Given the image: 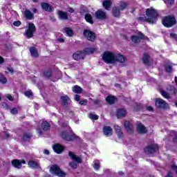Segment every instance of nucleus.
I'll list each match as a JSON object with an SVG mask.
<instances>
[{
	"label": "nucleus",
	"instance_id": "obj_48",
	"mask_svg": "<svg viewBox=\"0 0 177 177\" xmlns=\"http://www.w3.org/2000/svg\"><path fill=\"white\" fill-rule=\"evenodd\" d=\"M24 95H25V96H26V97H31V96L33 95L32 91H25Z\"/></svg>",
	"mask_w": 177,
	"mask_h": 177
},
{
	"label": "nucleus",
	"instance_id": "obj_6",
	"mask_svg": "<svg viewBox=\"0 0 177 177\" xmlns=\"http://www.w3.org/2000/svg\"><path fill=\"white\" fill-rule=\"evenodd\" d=\"M35 31H37V27L35 26V24H34L32 22H29L28 28L25 30L24 35H26L28 39L32 38Z\"/></svg>",
	"mask_w": 177,
	"mask_h": 177
},
{
	"label": "nucleus",
	"instance_id": "obj_12",
	"mask_svg": "<svg viewBox=\"0 0 177 177\" xmlns=\"http://www.w3.org/2000/svg\"><path fill=\"white\" fill-rule=\"evenodd\" d=\"M33 136H34L32 135V133H31V132H26V133H24L21 135V139L25 143H28V142L31 141V140L32 139Z\"/></svg>",
	"mask_w": 177,
	"mask_h": 177
},
{
	"label": "nucleus",
	"instance_id": "obj_38",
	"mask_svg": "<svg viewBox=\"0 0 177 177\" xmlns=\"http://www.w3.org/2000/svg\"><path fill=\"white\" fill-rule=\"evenodd\" d=\"M43 75L44 77H45V78H46V80H50V77H52V70L48 69L44 71L43 73Z\"/></svg>",
	"mask_w": 177,
	"mask_h": 177
},
{
	"label": "nucleus",
	"instance_id": "obj_43",
	"mask_svg": "<svg viewBox=\"0 0 177 177\" xmlns=\"http://www.w3.org/2000/svg\"><path fill=\"white\" fill-rule=\"evenodd\" d=\"M88 117L92 120V121H97V120H99V115H95L92 113H89Z\"/></svg>",
	"mask_w": 177,
	"mask_h": 177
},
{
	"label": "nucleus",
	"instance_id": "obj_5",
	"mask_svg": "<svg viewBox=\"0 0 177 177\" xmlns=\"http://www.w3.org/2000/svg\"><path fill=\"white\" fill-rule=\"evenodd\" d=\"M50 171L51 174H53V175L58 177H66L67 176V174L62 171V169H60V167L57 165H53L50 168Z\"/></svg>",
	"mask_w": 177,
	"mask_h": 177
},
{
	"label": "nucleus",
	"instance_id": "obj_8",
	"mask_svg": "<svg viewBox=\"0 0 177 177\" xmlns=\"http://www.w3.org/2000/svg\"><path fill=\"white\" fill-rule=\"evenodd\" d=\"M155 106L156 109H159L160 110H167L169 107L168 103L162 98H156L155 100Z\"/></svg>",
	"mask_w": 177,
	"mask_h": 177
},
{
	"label": "nucleus",
	"instance_id": "obj_47",
	"mask_svg": "<svg viewBox=\"0 0 177 177\" xmlns=\"http://www.w3.org/2000/svg\"><path fill=\"white\" fill-rule=\"evenodd\" d=\"M11 114H13L14 115H16V114H19V110L17 108L14 107L10 110Z\"/></svg>",
	"mask_w": 177,
	"mask_h": 177
},
{
	"label": "nucleus",
	"instance_id": "obj_37",
	"mask_svg": "<svg viewBox=\"0 0 177 177\" xmlns=\"http://www.w3.org/2000/svg\"><path fill=\"white\" fill-rule=\"evenodd\" d=\"M84 20L87 23H89L90 24H93V19L92 18V15L89 13H86L84 16Z\"/></svg>",
	"mask_w": 177,
	"mask_h": 177
},
{
	"label": "nucleus",
	"instance_id": "obj_63",
	"mask_svg": "<svg viewBox=\"0 0 177 177\" xmlns=\"http://www.w3.org/2000/svg\"><path fill=\"white\" fill-rule=\"evenodd\" d=\"M44 153L46 154V156H49V154H50V152L48 149H44Z\"/></svg>",
	"mask_w": 177,
	"mask_h": 177
},
{
	"label": "nucleus",
	"instance_id": "obj_41",
	"mask_svg": "<svg viewBox=\"0 0 177 177\" xmlns=\"http://www.w3.org/2000/svg\"><path fill=\"white\" fill-rule=\"evenodd\" d=\"M0 84H2L3 85L8 84V79H6L5 75L2 74L1 73H0Z\"/></svg>",
	"mask_w": 177,
	"mask_h": 177
},
{
	"label": "nucleus",
	"instance_id": "obj_11",
	"mask_svg": "<svg viewBox=\"0 0 177 177\" xmlns=\"http://www.w3.org/2000/svg\"><path fill=\"white\" fill-rule=\"evenodd\" d=\"M147 39V36L145 35L142 32H138L137 35L133 36V43L140 44V40Z\"/></svg>",
	"mask_w": 177,
	"mask_h": 177
},
{
	"label": "nucleus",
	"instance_id": "obj_45",
	"mask_svg": "<svg viewBox=\"0 0 177 177\" xmlns=\"http://www.w3.org/2000/svg\"><path fill=\"white\" fill-rule=\"evenodd\" d=\"M169 90L170 91V92H173V93L174 95H176L177 93V89L176 88H175V86L174 85H170L169 86Z\"/></svg>",
	"mask_w": 177,
	"mask_h": 177
},
{
	"label": "nucleus",
	"instance_id": "obj_4",
	"mask_svg": "<svg viewBox=\"0 0 177 177\" xmlns=\"http://www.w3.org/2000/svg\"><path fill=\"white\" fill-rule=\"evenodd\" d=\"M61 138L66 142H74V140H77L78 139V136L75 133H70L67 131H63L61 132Z\"/></svg>",
	"mask_w": 177,
	"mask_h": 177
},
{
	"label": "nucleus",
	"instance_id": "obj_55",
	"mask_svg": "<svg viewBox=\"0 0 177 177\" xmlns=\"http://www.w3.org/2000/svg\"><path fill=\"white\" fill-rule=\"evenodd\" d=\"M165 177H174V174L172 173V171H167V174L166 176H165Z\"/></svg>",
	"mask_w": 177,
	"mask_h": 177
},
{
	"label": "nucleus",
	"instance_id": "obj_49",
	"mask_svg": "<svg viewBox=\"0 0 177 177\" xmlns=\"http://www.w3.org/2000/svg\"><path fill=\"white\" fill-rule=\"evenodd\" d=\"M1 106L5 110H9L10 109V106L6 102H2Z\"/></svg>",
	"mask_w": 177,
	"mask_h": 177
},
{
	"label": "nucleus",
	"instance_id": "obj_24",
	"mask_svg": "<svg viewBox=\"0 0 177 177\" xmlns=\"http://www.w3.org/2000/svg\"><path fill=\"white\" fill-rule=\"evenodd\" d=\"M114 129L119 139H122V138H124V132H122V129H121V127L116 124L114 126Z\"/></svg>",
	"mask_w": 177,
	"mask_h": 177
},
{
	"label": "nucleus",
	"instance_id": "obj_20",
	"mask_svg": "<svg viewBox=\"0 0 177 177\" xmlns=\"http://www.w3.org/2000/svg\"><path fill=\"white\" fill-rule=\"evenodd\" d=\"M102 132L105 136H111L113 135V129L110 126H104Z\"/></svg>",
	"mask_w": 177,
	"mask_h": 177
},
{
	"label": "nucleus",
	"instance_id": "obj_42",
	"mask_svg": "<svg viewBox=\"0 0 177 177\" xmlns=\"http://www.w3.org/2000/svg\"><path fill=\"white\" fill-rule=\"evenodd\" d=\"M161 95L165 97V99H171V96L169 95V93H167V91L164 90L160 91Z\"/></svg>",
	"mask_w": 177,
	"mask_h": 177
},
{
	"label": "nucleus",
	"instance_id": "obj_54",
	"mask_svg": "<svg viewBox=\"0 0 177 177\" xmlns=\"http://www.w3.org/2000/svg\"><path fill=\"white\" fill-rule=\"evenodd\" d=\"M174 3H175V0H167V5H169V6H173Z\"/></svg>",
	"mask_w": 177,
	"mask_h": 177
},
{
	"label": "nucleus",
	"instance_id": "obj_16",
	"mask_svg": "<svg viewBox=\"0 0 177 177\" xmlns=\"http://www.w3.org/2000/svg\"><path fill=\"white\" fill-rule=\"evenodd\" d=\"M142 61L145 66H151V60L150 59V55L148 53H144L142 54Z\"/></svg>",
	"mask_w": 177,
	"mask_h": 177
},
{
	"label": "nucleus",
	"instance_id": "obj_25",
	"mask_svg": "<svg viewBox=\"0 0 177 177\" xmlns=\"http://www.w3.org/2000/svg\"><path fill=\"white\" fill-rule=\"evenodd\" d=\"M58 18L59 20H68V15L63 10H59L58 11Z\"/></svg>",
	"mask_w": 177,
	"mask_h": 177
},
{
	"label": "nucleus",
	"instance_id": "obj_32",
	"mask_svg": "<svg viewBox=\"0 0 177 177\" xmlns=\"http://www.w3.org/2000/svg\"><path fill=\"white\" fill-rule=\"evenodd\" d=\"M96 52V48H85L83 50L84 55H92L93 53H95Z\"/></svg>",
	"mask_w": 177,
	"mask_h": 177
},
{
	"label": "nucleus",
	"instance_id": "obj_64",
	"mask_svg": "<svg viewBox=\"0 0 177 177\" xmlns=\"http://www.w3.org/2000/svg\"><path fill=\"white\" fill-rule=\"evenodd\" d=\"M118 175H120V176H125V173L122 171H118Z\"/></svg>",
	"mask_w": 177,
	"mask_h": 177
},
{
	"label": "nucleus",
	"instance_id": "obj_7",
	"mask_svg": "<svg viewBox=\"0 0 177 177\" xmlns=\"http://www.w3.org/2000/svg\"><path fill=\"white\" fill-rule=\"evenodd\" d=\"M160 150V147L157 144H151L144 148L146 154H156Z\"/></svg>",
	"mask_w": 177,
	"mask_h": 177
},
{
	"label": "nucleus",
	"instance_id": "obj_62",
	"mask_svg": "<svg viewBox=\"0 0 177 177\" xmlns=\"http://www.w3.org/2000/svg\"><path fill=\"white\" fill-rule=\"evenodd\" d=\"M147 110L148 111H153V106H147Z\"/></svg>",
	"mask_w": 177,
	"mask_h": 177
},
{
	"label": "nucleus",
	"instance_id": "obj_14",
	"mask_svg": "<svg viewBox=\"0 0 177 177\" xmlns=\"http://www.w3.org/2000/svg\"><path fill=\"white\" fill-rule=\"evenodd\" d=\"M95 18L98 20H106L107 19V15L102 10H98L95 12Z\"/></svg>",
	"mask_w": 177,
	"mask_h": 177
},
{
	"label": "nucleus",
	"instance_id": "obj_18",
	"mask_svg": "<svg viewBox=\"0 0 177 177\" xmlns=\"http://www.w3.org/2000/svg\"><path fill=\"white\" fill-rule=\"evenodd\" d=\"M73 57L74 60H77V62H78V60H84L86 56L85 54H84V51H76L73 53Z\"/></svg>",
	"mask_w": 177,
	"mask_h": 177
},
{
	"label": "nucleus",
	"instance_id": "obj_28",
	"mask_svg": "<svg viewBox=\"0 0 177 177\" xmlns=\"http://www.w3.org/2000/svg\"><path fill=\"white\" fill-rule=\"evenodd\" d=\"M41 127V129L46 132L50 130V123L48 121H43Z\"/></svg>",
	"mask_w": 177,
	"mask_h": 177
},
{
	"label": "nucleus",
	"instance_id": "obj_36",
	"mask_svg": "<svg viewBox=\"0 0 177 177\" xmlns=\"http://www.w3.org/2000/svg\"><path fill=\"white\" fill-rule=\"evenodd\" d=\"M64 30L68 37H74V30H73V29L71 28L66 27L64 28Z\"/></svg>",
	"mask_w": 177,
	"mask_h": 177
},
{
	"label": "nucleus",
	"instance_id": "obj_34",
	"mask_svg": "<svg viewBox=\"0 0 177 177\" xmlns=\"http://www.w3.org/2000/svg\"><path fill=\"white\" fill-rule=\"evenodd\" d=\"M28 165L30 167V168H39V164L33 160H30Z\"/></svg>",
	"mask_w": 177,
	"mask_h": 177
},
{
	"label": "nucleus",
	"instance_id": "obj_1",
	"mask_svg": "<svg viewBox=\"0 0 177 177\" xmlns=\"http://www.w3.org/2000/svg\"><path fill=\"white\" fill-rule=\"evenodd\" d=\"M146 16L139 17L138 18V21H145L149 24H154L157 21V18L158 17V12L157 10L151 7V8H147L145 11Z\"/></svg>",
	"mask_w": 177,
	"mask_h": 177
},
{
	"label": "nucleus",
	"instance_id": "obj_60",
	"mask_svg": "<svg viewBox=\"0 0 177 177\" xmlns=\"http://www.w3.org/2000/svg\"><path fill=\"white\" fill-rule=\"evenodd\" d=\"M6 97L8 100H10V102H13V97H12L10 94L7 95Z\"/></svg>",
	"mask_w": 177,
	"mask_h": 177
},
{
	"label": "nucleus",
	"instance_id": "obj_19",
	"mask_svg": "<svg viewBox=\"0 0 177 177\" xmlns=\"http://www.w3.org/2000/svg\"><path fill=\"white\" fill-rule=\"evenodd\" d=\"M68 156L71 160L75 161L77 164H81L82 162V160L81 158L77 156V155L74 154V152L70 151L68 152Z\"/></svg>",
	"mask_w": 177,
	"mask_h": 177
},
{
	"label": "nucleus",
	"instance_id": "obj_53",
	"mask_svg": "<svg viewBox=\"0 0 177 177\" xmlns=\"http://www.w3.org/2000/svg\"><path fill=\"white\" fill-rule=\"evenodd\" d=\"M21 24V21H15L13 22V26H15V27H20Z\"/></svg>",
	"mask_w": 177,
	"mask_h": 177
},
{
	"label": "nucleus",
	"instance_id": "obj_61",
	"mask_svg": "<svg viewBox=\"0 0 177 177\" xmlns=\"http://www.w3.org/2000/svg\"><path fill=\"white\" fill-rule=\"evenodd\" d=\"M5 63V58L0 55V64H3Z\"/></svg>",
	"mask_w": 177,
	"mask_h": 177
},
{
	"label": "nucleus",
	"instance_id": "obj_35",
	"mask_svg": "<svg viewBox=\"0 0 177 177\" xmlns=\"http://www.w3.org/2000/svg\"><path fill=\"white\" fill-rule=\"evenodd\" d=\"M143 109V104L140 102L134 103V111H142Z\"/></svg>",
	"mask_w": 177,
	"mask_h": 177
},
{
	"label": "nucleus",
	"instance_id": "obj_10",
	"mask_svg": "<svg viewBox=\"0 0 177 177\" xmlns=\"http://www.w3.org/2000/svg\"><path fill=\"white\" fill-rule=\"evenodd\" d=\"M23 164H26V160L14 159L11 161V165L14 167V168H17V169H20V168L23 167Z\"/></svg>",
	"mask_w": 177,
	"mask_h": 177
},
{
	"label": "nucleus",
	"instance_id": "obj_30",
	"mask_svg": "<svg viewBox=\"0 0 177 177\" xmlns=\"http://www.w3.org/2000/svg\"><path fill=\"white\" fill-rule=\"evenodd\" d=\"M106 102L108 103V104H114V103L117 102V98L114 95H108L106 97Z\"/></svg>",
	"mask_w": 177,
	"mask_h": 177
},
{
	"label": "nucleus",
	"instance_id": "obj_15",
	"mask_svg": "<svg viewBox=\"0 0 177 177\" xmlns=\"http://www.w3.org/2000/svg\"><path fill=\"white\" fill-rule=\"evenodd\" d=\"M40 6L41 9L45 10V12H48L49 13H52V12H53V7L52 5L49 4V3L41 2Z\"/></svg>",
	"mask_w": 177,
	"mask_h": 177
},
{
	"label": "nucleus",
	"instance_id": "obj_31",
	"mask_svg": "<svg viewBox=\"0 0 177 177\" xmlns=\"http://www.w3.org/2000/svg\"><path fill=\"white\" fill-rule=\"evenodd\" d=\"M112 5L113 3L110 0H104L102 2V6L106 10H110V8H111Z\"/></svg>",
	"mask_w": 177,
	"mask_h": 177
},
{
	"label": "nucleus",
	"instance_id": "obj_26",
	"mask_svg": "<svg viewBox=\"0 0 177 177\" xmlns=\"http://www.w3.org/2000/svg\"><path fill=\"white\" fill-rule=\"evenodd\" d=\"M124 127L127 132V133H133V129L131 127V122L126 120L124 124Z\"/></svg>",
	"mask_w": 177,
	"mask_h": 177
},
{
	"label": "nucleus",
	"instance_id": "obj_57",
	"mask_svg": "<svg viewBox=\"0 0 177 177\" xmlns=\"http://www.w3.org/2000/svg\"><path fill=\"white\" fill-rule=\"evenodd\" d=\"M37 133L39 135H44V130L41 128L37 129Z\"/></svg>",
	"mask_w": 177,
	"mask_h": 177
},
{
	"label": "nucleus",
	"instance_id": "obj_17",
	"mask_svg": "<svg viewBox=\"0 0 177 177\" xmlns=\"http://www.w3.org/2000/svg\"><path fill=\"white\" fill-rule=\"evenodd\" d=\"M53 149L57 154H62L66 150V147L60 144H55L53 146Z\"/></svg>",
	"mask_w": 177,
	"mask_h": 177
},
{
	"label": "nucleus",
	"instance_id": "obj_59",
	"mask_svg": "<svg viewBox=\"0 0 177 177\" xmlns=\"http://www.w3.org/2000/svg\"><path fill=\"white\" fill-rule=\"evenodd\" d=\"M173 143H176L177 144V134H175L173 139H172Z\"/></svg>",
	"mask_w": 177,
	"mask_h": 177
},
{
	"label": "nucleus",
	"instance_id": "obj_50",
	"mask_svg": "<svg viewBox=\"0 0 177 177\" xmlns=\"http://www.w3.org/2000/svg\"><path fill=\"white\" fill-rule=\"evenodd\" d=\"M79 104H81V106H86V104H88V100H80Z\"/></svg>",
	"mask_w": 177,
	"mask_h": 177
},
{
	"label": "nucleus",
	"instance_id": "obj_58",
	"mask_svg": "<svg viewBox=\"0 0 177 177\" xmlns=\"http://www.w3.org/2000/svg\"><path fill=\"white\" fill-rule=\"evenodd\" d=\"M75 100L76 102H80L81 101V96H80V95H75Z\"/></svg>",
	"mask_w": 177,
	"mask_h": 177
},
{
	"label": "nucleus",
	"instance_id": "obj_9",
	"mask_svg": "<svg viewBox=\"0 0 177 177\" xmlns=\"http://www.w3.org/2000/svg\"><path fill=\"white\" fill-rule=\"evenodd\" d=\"M83 35L85 37L87 41H90L91 42H95L96 40V33L88 29H85L83 31Z\"/></svg>",
	"mask_w": 177,
	"mask_h": 177
},
{
	"label": "nucleus",
	"instance_id": "obj_39",
	"mask_svg": "<svg viewBox=\"0 0 177 177\" xmlns=\"http://www.w3.org/2000/svg\"><path fill=\"white\" fill-rule=\"evenodd\" d=\"M73 92H74V93H81L82 92V88H81V86H78V85H75L72 88Z\"/></svg>",
	"mask_w": 177,
	"mask_h": 177
},
{
	"label": "nucleus",
	"instance_id": "obj_40",
	"mask_svg": "<svg viewBox=\"0 0 177 177\" xmlns=\"http://www.w3.org/2000/svg\"><path fill=\"white\" fill-rule=\"evenodd\" d=\"M127 8H128V3L123 1L120 2L119 9L121 11L125 10V9H127Z\"/></svg>",
	"mask_w": 177,
	"mask_h": 177
},
{
	"label": "nucleus",
	"instance_id": "obj_33",
	"mask_svg": "<svg viewBox=\"0 0 177 177\" xmlns=\"http://www.w3.org/2000/svg\"><path fill=\"white\" fill-rule=\"evenodd\" d=\"M60 100L62 102V106H67V104H68V100H70V97H68V95H62L60 97Z\"/></svg>",
	"mask_w": 177,
	"mask_h": 177
},
{
	"label": "nucleus",
	"instance_id": "obj_52",
	"mask_svg": "<svg viewBox=\"0 0 177 177\" xmlns=\"http://www.w3.org/2000/svg\"><path fill=\"white\" fill-rule=\"evenodd\" d=\"M93 168L95 169V171H97V169H100V164L99 162H95L93 165Z\"/></svg>",
	"mask_w": 177,
	"mask_h": 177
},
{
	"label": "nucleus",
	"instance_id": "obj_13",
	"mask_svg": "<svg viewBox=\"0 0 177 177\" xmlns=\"http://www.w3.org/2000/svg\"><path fill=\"white\" fill-rule=\"evenodd\" d=\"M136 131L139 135H146L149 131L147 130V128L145 127V125L142 123H139L137 125Z\"/></svg>",
	"mask_w": 177,
	"mask_h": 177
},
{
	"label": "nucleus",
	"instance_id": "obj_46",
	"mask_svg": "<svg viewBox=\"0 0 177 177\" xmlns=\"http://www.w3.org/2000/svg\"><path fill=\"white\" fill-rule=\"evenodd\" d=\"M166 73H168L169 74L172 73V66L171 65H167L165 66Z\"/></svg>",
	"mask_w": 177,
	"mask_h": 177
},
{
	"label": "nucleus",
	"instance_id": "obj_22",
	"mask_svg": "<svg viewBox=\"0 0 177 177\" xmlns=\"http://www.w3.org/2000/svg\"><path fill=\"white\" fill-rule=\"evenodd\" d=\"M127 116V110L124 108L118 109L116 113L117 118H124Z\"/></svg>",
	"mask_w": 177,
	"mask_h": 177
},
{
	"label": "nucleus",
	"instance_id": "obj_44",
	"mask_svg": "<svg viewBox=\"0 0 177 177\" xmlns=\"http://www.w3.org/2000/svg\"><path fill=\"white\" fill-rule=\"evenodd\" d=\"M69 166L71 168H73V169H77V168H78V165L75 162H69Z\"/></svg>",
	"mask_w": 177,
	"mask_h": 177
},
{
	"label": "nucleus",
	"instance_id": "obj_3",
	"mask_svg": "<svg viewBox=\"0 0 177 177\" xmlns=\"http://www.w3.org/2000/svg\"><path fill=\"white\" fill-rule=\"evenodd\" d=\"M102 60L108 64H114L115 63V53L106 51L102 55Z\"/></svg>",
	"mask_w": 177,
	"mask_h": 177
},
{
	"label": "nucleus",
	"instance_id": "obj_23",
	"mask_svg": "<svg viewBox=\"0 0 177 177\" xmlns=\"http://www.w3.org/2000/svg\"><path fill=\"white\" fill-rule=\"evenodd\" d=\"M112 15L113 17L120 18L121 17V10L119 7L114 6L112 8Z\"/></svg>",
	"mask_w": 177,
	"mask_h": 177
},
{
	"label": "nucleus",
	"instance_id": "obj_56",
	"mask_svg": "<svg viewBox=\"0 0 177 177\" xmlns=\"http://www.w3.org/2000/svg\"><path fill=\"white\" fill-rule=\"evenodd\" d=\"M7 70L8 73H10L11 74H13L15 73V70L13 69L12 67H8Z\"/></svg>",
	"mask_w": 177,
	"mask_h": 177
},
{
	"label": "nucleus",
	"instance_id": "obj_51",
	"mask_svg": "<svg viewBox=\"0 0 177 177\" xmlns=\"http://www.w3.org/2000/svg\"><path fill=\"white\" fill-rule=\"evenodd\" d=\"M170 38L177 41V34L174 32L170 33Z\"/></svg>",
	"mask_w": 177,
	"mask_h": 177
},
{
	"label": "nucleus",
	"instance_id": "obj_29",
	"mask_svg": "<svg viewBox=\"0 0 177 177\" xmlns=\"http://www.w3.org/2000/svg\"><path fill=\"white\" fill-rule=\"evenodd\" d=\"M32 57H39V53L38 50L34 46H32L29 49Z\"/></svg>",
	"mask_w": 177,
	"mask_h": 177
},
{
	"label": "nucleus",
	"instance_id": "obj_27",
	"mask_svg": "<svg viewBox=\"0 0 177 177\" xmlns=\"http://www.w3.org/2000/svg\"><path fill=\"white\" fill-rule=\"evenodd\" d=\"M24 15L26 20H34V14L30 10H25Z\"/></svg>",
	"mask_w": 177,
	"mask_h": 177
},
{
	"label": "nucleus",
	"instance_id": "obj_2",
	"mask_svg": "<svg viewBox=\"0 0 177 177\" xmlns=\"http://www.w3.org/2000/svg\"><path fill=\"white\" fill-rule=\"evenodd\" d=\"M177 24L176 18L174 15H167L162 18V24L166 28H171Z\"/></svg>",
	"mask_w": 177,
	"mask_h": 177
},
{
	"label": "nucleus",
	"instance_id": "obj_21",
	"mask_svg": "<svg viewBox=\"0 0 177 177\" xmlns=\"http://www.w3.org/2000/svg\"><path fill=\"white\" fill-rule=\"evenodd\" d=\"M115 63H125L127 62V57L122 54H115Z\"/></svg>",
	"mask_w": 177,
	"mask_h": 177
}]
</instances>
